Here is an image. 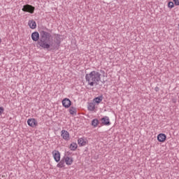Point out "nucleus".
<instances>
[{"mask_svg": "<svg viewBox=\"0 0 179 179\" xmlns=\"http://www.w3.org/2000/svg\"><path fill=\"white\" fill-rule=\"evenodd\" d=\"M85 79L87 82H88V85H90V86H96V85H99V82L101 80V74L94 71L86 74Z\"/></svg>", "mask_w": 179, "mask_h": 179, "instance_id": "f257e3e1", "label": "nucleus"}, {"mask_svg": "<svg viewBox=\"0 0 179 179\" xmlns=\"http://www.w3.org/2000/svg\"><path fill=\"white\" fill-rule=\"evenodd\" d=\"M41 39L38 42L39 45H41L42 48H46L47 50H48V48L51 47V34L45 31H42L41 32Z\"/></svg>", "mask_w": 179, "mask_h": 179, "instance_id": "f03ea898", "label": "nucleus"}, {"mask_svg": "<svg viewBox=\"0 0 179 179\" xmlns=\"http://www.w3.org/2000/svg\"><path fill=\"white\" fill-rule=\"evenodd\" d=\"M52 155L54 160L57 163H59V162H60L61 160V152H59V151L58 150H55L52 152Z\"/></svg>", "mask_w": 179, "mask_h": 179, "instance_id": "7ed1b4c3", "label": "nucleus"}, {"mask_svg": "<svg viewBox=\"0 0 179 179\" xmlns=\"http://www.w3.org/2000/svg\"><path fill=\"white\" fill-rule=\"evenodd\" d=\"M22 12H28L29 13H34V6L27 4L22 8Z\"/></svg>", "mask_w": 179, "mask_h": 179, "instance_id": "20e7f679", "label": "nucleus"}, {"mask_svg": "<svg viewBox=\"0 0 179 179\" xmlns=\"http://www.w3.org/2000/svg\"><path fill=\"white\" fill-rule=\"evenodd\" d=\"M27 124L29 127H31V128H36L37 125H38V122L35 118H30L27 120Z\"/></svg>", "mask_w": 179, "mask_h": 179, "instance_id": "39448f33", "label": "nucleus"}, {"mask_svg": "<svg viewBox=\"0 0 179 179\" xmlns=\"http://www.w3.org/2000/svg\"><path fill=\"white\" fill-rule=\"evenodd\" d=\"M63 160L64 163H66V166H72L73 164V157L69 156H64L63 157Z\"/></svg>", "mask_w": 179, "mask_h": 179, "instance_id": "423d86ee", "label": "nucleus"}, {"mask_svg": "<svg viewBox=\"0 0 179 179\" xmlns=\"http://www.w3.org/2000/svg\"><path fill=\"white\" fill-rule=\"evenodd\" d=\"M62 106H63V107H64V108H69V107H71V106H72V101H71V100L68 98L64 99L62 100Z\"/></svg>", "mask_w": 179, "mask_h": 179, "instance_id": "0eeeda50", "label": "nucleus"}, {"mask_svg": "<svg viewBox=\"0 0 179 179\" xmlns=\"http://www.w3.org/2000/svg\"><path fill=\"white\" fill-rule=\"evenodd\" d=\"M61 136L64 139V141H69L71 139V136L69 135V132L66 130H62Z\"/></svg>", "mask_w": 179, "mask_h": 179, "instance_id": "6e6552de", "label": "nucleus"}, {"mask_svg": "<svg viewBox=\"0 0 179 179\" xmlns=\"http://www.w3.org/2000/svg\"><path fill=\"white\" fill-rule=\"evenodd\" d=\"M101 123L102 125H111V122H110V117L108 116H105L101 119Z\"/></svg>", "mask_w": 179, "mask_h": 179, "instance_id": "1a4fd4ad", "label": "nucleus"}, {"mask_svg": "<svg viewBox=\"0 0 179 179\" xmlns=\"http://www.w3.org/2000/svg\"><path fill=\"white\" fill-rule=\"evenodd\" d=\"M166 139H167V136H166V134L161 133L157 135L158 142H161L162 143H163L166 142Z\"/></svg>", "mask_w": 179, "mask_h": 179, "instance_id": "9d476101", "label": "nucleus"}, {"mask_svg": "<svg viewBox=\"0 0 179 179\" xmlns=\"http://www.w3.org/2000/svg\"><path fill=\"white\" fill-rule=\"evenodd\" d=\"M78 143L79 146H86L87 145V140L86 138H79L78 140Z\"/></svg>", "mask_w": 179, "mask_h": 179, "instance_id": "9b49d317", "label": "nucleus"}, {"mask_svg": "<svg viewBox=\"0 0 179 179\" xmlns=\"http://www.w3.org/2000/svg\"><path fill=\"white\" fill-rule=\"evenodd\" d=\"M31 38L33 41H38V39L40 38V34L37 31L33 32L31 34Z\"/></svg>", "mask_w": 179, "mask_h": 179, "instance_id": "f8f14e48", "label": "nucleus"}, {"mask_svg": "<svg viewBox=\"0 0 179 179\" xmlns=\"http://www.w3.org/2000/svg\"><path fill=\"white\" fill-rule=\"evenodd\" d=\"M29 26L30 29H36L37 27V24L35 22L34 20L29 21Z\"/></svg>", "mask_w": 179, "mask_h": 179, "instance_id": "ddd939ff", "label": "nucleus"}, {"mask_svg": "<svg viewBox=\"0 0 179 179\" xmlns=\"http://www.w3.org/2000/svg\"><path fill=\"white\" fill-rule=\"evenodd\" d=\"M57 167L58 169H64L65 167V161H64V159L57 164Z\"/></svg>", "mask_w": 179, "mask_h": 179, "instance_id": "4468645a", "label": "nucleus"}, {"mask_svg": "<svg viewBox=\"0 0 179 179\" xmlns=\"http://www.w3.org/2000/svg\"><path fill=\"white\" fill-rule=\"evenodd\" d=\"M94 103H96V104H100L101 101H103V96L96 97L93 99Z\"/></svg>", "mask_w": 179, "mask_h": 179, "instance_id": "2eb2a0df", "label": "nucleus"}, {"mask_svg": "<svg viewBox=\"0 0 179 179\" xmlns=\"http://www.w3.org/2000/svg\"><path fill=\"white\" fill-rule=\"evenodd\" d=\"M96 108V105L94 104V103H90L88 105V110L90 111H94Z\"/></svg>", "mask_w": 179, "mask_h": 179, "instance_id": "dca6fc26", "label": "nucleus"}, {"mask_svg": "<svg viewBox=\"0 0 179 179\" xmlns=\"http://www.w3.org/2000/svg\"><path fill=\"white\" fill-rule=\"evenodd\" d=\"M69 111L71 115H76V108L71 106L69 109Z\"/></svg>", "mask_w": 179, "mask_h": 179, "instance_id": "f3484780", "label": "nucleus"}, {"mask_svg": "<svg viewBox=\"0 0 179 179\" xmlns=\"http://www.w3.org/2000/svg\"><path fill=\"white\" fill-rule=\"evenodd\" d=\"M69 149L73 151L76 150L78 149V144L76 143H72L69 146Z\"/></svg>", "mask_w": 179, "mask_h": 179, "instance_id": "a211bd4d", "label": "nucleus"}, {"mask_svg": "<svg viewBox=\"0 0 179 179\" xmlns=\"http://www.w3.org/2000/svg\"><path fill=\"white\" fill-rule=\"evenodd\" d=\"M92 124L93 127H96L99 125V120L97 119H94L92 122Z\"/></svg>", "mask_w": 179, "mask_h": 179, "instance_id": "6ab92c4d", "label": "nucleus"}, {"mask_svg": "<svg viewBox=\"0 0 179 179\" xmlns=\"http://www.w3.org/2000/svg\"><path fill=\"white\" fill-rule=\"evenodd\" d=\"M168 6H169V8H174V3H173V1H170V2L168 3Z\"/></svg>", "mask_w": 179, "mask_h": 179, "instance_id": "aec40b11", "label": "nucleus"}, {"mask_svg": "<svg viewBox=\"0 0 179 179\" xmlns=\"http://www.w3.org/2000/svg\"><path fill=\"white\" fill-rule=\"evenodd\" d=\"M5 111V108H3V107L0 106V116L2 115V114H3V112Z\"/></svg>", "mask_w": 179, "mask_h": 179, "instance_id": "412c9836", "label": "nucleus"}, {"mask_svg": "<svg viewBox=\"0 0 179 179\" xmlns=\"http://www.w3.org/2000/svg\"><path fill=\"white\" fill-rule=\"evenodd\" d=\"M173 2L175 3V5H176L177 6H178L179 5V0H173Z\"/></svg>", "mask_w": 179, "mask_h": 179, "instance_id": "4be33fe9", "label": "nucleus"}, {"mask_svg": "<svg viewBox=\"0 0 179 179\" xmlns=\"http://www.w3.org/2000/svg\"><path fill=\"white\" fill-rule=\"evenodd\" d=\"M155 90H156V92H157L159 90V87H156Z\"/></svg>", "mask_w": 179, "mask_h": 179, "instance_id": "5701e85b", "label": "nucleus"}, {"mask_svg": "<svg viewBox=\"0 0 179 179\" xmlns=\"http://www.w3.org/2000/svg\"><path fill=\"white\" fill-rule=\"evenodd\" d=\"M0 43H1V38H0Z\"/></svg>", "mask_w": 179, "mask_h": 179, "instance_id": "b1692460", "label": "nucleus"}]
</instances>
